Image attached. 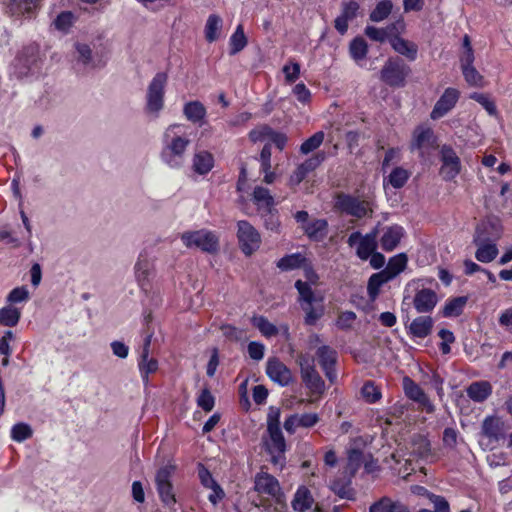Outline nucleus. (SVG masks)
<instances>
[{"instance_id":"f257e3e1","label":"nucleus","mask_w":512,"mask_h":512,"mask_svg":"<svg viewBox=\"0 0 512 512\" xmlns=\"http://www.w3.org/2000/svg\"><path fill=\"white\" fill-rule=\"evenodd\" d=\"M267 432L269 440L266 450L271 455V463L282 468L285 464L286 441L280 428V409L271 406L267 414Z\"/></svg>"},{"instance_id":"f03ea898","label":"nucleus","mask_w":512,"mask_h":512,"mask_svg":"<svg viewBox=\"0 0 512 512\" xmlns=\"http://www.w3.org/2000/svg\"><path fill=\"white\" fill-rule=\"evenodd\" d=\"M42 59L35 44L24 47L11 65V73L18 79L37 75L41 72Z\"/></svg>"},{"instance_id":"7ed1b4c3","label":"nucleus","mask_w":512,"mask_h":512,"mask_svg":"<svg viewBox=\"0 0 512 512\" xmlns=\"http://www.w3.org/2000/svg\"><path fill=\"white\" fill-rule=\"evenodd\" d=\"M508 427L498 416H487L481 424L479 444L486 450H494L506 440Z\"/></svg>"},{"instance_id":"20e7f679","label":"nucleus","mask_w":512,"mask_h":512,"mask_svg":"<svg viewBox=\"0 0 512 512\" xmlns=\"http://www.w3.org/2000/svg\"><path fill=\"white\" fill-rule=\"evenodd\" d=\"M168 75L165 72H158L150 81L146 92V111L158 115L164 107L165 87Z\"/></svg>"},{"instance_id":"39448f33","label":"nucleus","mask_w":512,"mask_h":512,"mask_svg":"<svg viewBox=\"0 0 512 512\" xmlns=\"http://www.w3.org/2000/svg\"><path fill=\"white\" fill-rule=\"evenodd\" d=\"M301 378L312 395L321 397L326 389L325 382L317 372L313 360L308 355L300 354L297 358Z\"/></svg>"},{"instance_id":"423d86ee","label":"nucleus","mask_w":512,"mask_h":512,"mask_svg":"<svg viewBox=\"0 0 512 512\" xmlns=\"http://www.w3.org/2000/svg\"><path fill=\"white\" fill-rule=\"evenodd\" d=\"M181 240L187 248H198L207 253H215L219 248L218 236L206 229L184 232Z\"/></svg>"},{"instance_id":"0eeeda50","label":"nucleus","mask_w":512,"mask_h":512,"mask_svg":"<svg viewBox=\"0 0 512 512\" xmlns=\"http://www.w3.org/2000/svg\"><path fill=\"white\" fill-rule=\"evenodd\" d=\"M410 68L400 58H389L380 72V79L391 87H403Z\"/></svg>"},{"instance_id":"6e6552de","label":"nucleus","mask_w":512,"mask_h":512,"mask_svg":"<svg viewBox=\"0 0 512 512\" xmlns=\"http://www.w3.org/2000/svg\"><path fill=\"white\" fill-rule=\"evenodd\" d=\"M335 207L341 212L358 219L366 216L371 217L373 214V208L369 201L343 193L337 195Z\"/></svg>"},{"instance_id":"1a4fd4ad","label":"nucleus","mask_w":512,"mask_h":512,"mask_svg":"<svg viewBox=\"0 0 512 512\" xmlns=\"http://www.w3.org/2000/svg\"><path fill=\"white\" fill-rule=\"evenodd\" d=\"M254 490L259 495H268L281 506L285 505V496L279 481L267 472L261 471L255 475Z\"/></svg>"},{"instance_id":"9d476101","label":"nucleus","mask_w":512,"mask_h":512,"mask_svg":"<svg viewBox=\"0 0 512 512\" xmlns=\"http://www.w3.org/2000/svg\"><path fill=\"white\" fill-rule=\"evenodd\" d=\"M237 237L242 252L249 256L259 249L261 237L258 231L245 220L237 223Z\"/></svg>"},{"instance_id":"9b49d317","label":"nucleus","mask_w":512,"mask_h":512,"mask_svg":"<svg viewBox=\"0 0 512 512\" xmlns=\"http://www.w3.org/2000/svg\"><path fill=\"white\" fill-rule=\"evenodd\" d=\"M377 230H373L366 235H362L359 231L349 235L347 244L354 247L357 244L356 255L361 260H367L377 248Z\"/></svg>"},{"instance_id":"f8f14e48","label":"nucleus","mask_w":512,"mask_h":512,"mask_svg":"<svg viewBox=\"0 0 512 512\" xmlns=\"http://www.w3.org/2000/svg\"><path fill=\"white\" fill-rule=\"evenodd\" d=\"M173 472L174 466L165 465L157 471L155 477L157 491L161 500L166 505H171L176 502L175 495L173 493V486L170 481Z\"/></svg>"},{"instance_id":"ddd939ff","label":"nucleus","mask_w":512,"mask_h":512,"mask_svg":"<svg viewBox=\"0 0 512 512\" xmlns=\"http://www.w3.org/2000/svg\"><path fill=\"white\" fill-rule=\"evenodd\" d=\"M442 166L440 173L445 180L454 179L461 171V161L451 146L443 145L440 149Z\"/></svg>"},{"instance_id":"4468645a","label":"nucleus","mask_w":512,"mask_h":512,"mask_svg":"<svg viewBox=\"0 0 512 512\" xmlns=\"http://www.w3.org/2000/svg\"><path fill=\"white\" fill-rule=\"evenodd\" d=\"M268 377L280 386H288L293 381L291 370L278 358H269L266 364Z\"/></svg>"},{"instance_id":"2eb2a0df","label":"nucleus","mask_w":512,"mask_h":512,"mask_svg":"<svg viewBox=\"0 0 512 512\" xmlns=\"http://www.w3.org/2000/svg\"><path fill=\"white\" fill-rule=\"evenodd\" d=\"M190 140L186 137L177 136L174 137L170 143L162 151L163 160L173 168L181 166V161L175 159V157L181 156L186 147L189 145Z\"/></svg>"},{"instance_id":"dca6fc26","label":"nucleus","mask_w":512,"mask_h":512,"mask_svg":"<svg viewBox=\"0 0 512 512\" xmlns=\"http://www.w3.org/2000/svg\"><path fill=\"white\" fill-rule=\"evenodd\" d=\"M403 389L406 396L417 402L427 413H433L435 411L434 404L430 401L422 388L409 377H404Z\"/></svg>"},{"instance_id":"f3484780","label":"nucleus","mask_w":512,"mask_h":512,"mask_svg":"<svg viewBox=\"0 0 512 512\" xmlns=\"http://www.w3.org/2000/svg\"><path fill=\"white\" fill-rule=\"evenodd\" d=\"M458 99L459 91L455 88H447L436 102L431 112V118L438 119L443 117L455 106Z\"/></svg>"},{"instance_id":"a211bd4d","label":"nucleus","mask_w":512,"mask_h":512,"mask_svg":"<svg viewBox=\"0 0 512 512\" xmlns=\"http://www.w3.org/2000/svg\"><path fill=\"white\" fill-rule=\"evenodd\" d=\"M474 244L477 246L475 257L482 263H489L493 261L498 255V248L493 241H489L488 238H484L480 233L478 236H474Z\"/></svg>"},{"instance_id":"6ab92c4d","label":"nucleus","mask_w":512,"mask_h":512,"mask_svg":"<svg viewBox=\"0 0 512 512\" xmlns=\"http://www.w3.org/2000/svg\"><path fill=\"white\" fill-rule=\"evenodd\" d=\"M437 302V294L428 288L418 290L413 298V305L418 313L431 312Z\"/></svg>"},{"instance_id":"aec40b11","label":"nucleus","mask_w":512,"mask_h":512,"mask_svg":"<svg viewBox=\"0 0 512 512\" xmlns=\"http://www.w3.org/2000/svg\"><path fill=\"white\" fill-rule=\"evenodd\" d=\"M389 42L395 52L406 57L409 61H414L417 58L418 46L415 43L399 36L391 37Z\"/></svg>"},{"instance_id":"412c9836","label":"nucleus","mask_w":512,"mask_h":512,"mask_svg":"<svg viewBox=\"0 0 512 512\" xmlns=\"http://www.w3.org/2000/svg\"><path fill=\"white\" fill-rule=\"evenodd\" d=\"M411 454L426 459L432 455L431 443L429 439L421 434H415L411 438L410 442Z\"/></svg>"},{"instance_id":"4be33fe9","label":"nucleus","mask_w":512,"mask_h":512,"mask_svg":"<svg viewBox=\"0 0 512 512\" xmlns=\"http://www.w3.org/2000/svg\"><path fill=\"white\" fill-rule=\"evenodd\" d=\"M433 328V319L430 316H419L415 318L410 326V333L417 338L427 337Z\"/></svg>"},{"instance_id":"5701e85b","label":"nucleus","mask_w":512,"mask_h":512,"mask_svg":"<svg viewBox=\"0 0 512 512\" xmlns=\"http://www.w3.org/2000/svg\"><path fill=\"white\" fill-rule=\"evenodd\" d=\"M185 117L193 124H202L206 117V108L200 101L187 102L183 107Z\"/></svg>"},{"instance_id":"b1692460","label":"nucleus","mask_w":512,"mask_h":512,"mask_svg":"<svg viewBox=\"0 0 512 512\" xmlns=\"http://www.w3.org/2000/svg\"><path fill=\"white\" fill-rule=\"evenodd\" d=\"M436 145V137L432 130H422L411 143V151L419 150L421 155L425 150L434 148Z\"/></svg>"},{"instance_id":"393cba45","label":"nucleus","mask_w":512,"mask_h":512,"mask_svg":"<svg viewBox=\"0 0 512 512\" xmlns=\"http://www.w3.org/2000/svg\"><path fill=\"white\" fill-rule=\"evenodd\" d=\"M403 236V230L399 226L388 227L381 237V247L385 251L394 250Z\"/></svg>"},{"instance_id":"a878e982","label":"nucleus","mask_w":512,"mask_h":512,"mask_svg":"<svg viewBox=\"0 0 512 512\" xmlns=\"http://www.w3.org/2000/svg\"><path fill=\"white\" fill-rule=\"evenodd\" d=\"M313 502L314 499L310 490L305 486H301L294 495L292 506L294 510L304 512L312 507Z\"/></svg>"},{"instance_id":"bb28decb","label":"nucleus","mask_w":512,"mask_h":512,"mask_svg":"<svg viewBox=\"0 0 512 512\" xmlns=\"http://www.w3.org/2000/svg\"><path fill=\"white\" fill-rule=\"evenodd\" d=\"M214 166L213 156L206 151H199L193 157L192 168L200 174H207Z\"/></svg>"},{"instance_id":"cd10ccee","label":"nucleus","mask_w":512,"mask_h":512,"mask_svg":"<svg viewBox=\"0 0 512 512\" xmlns=\"http://www.w3.org/2000/svg\"><path fill=\"white\" fill-rule=\"evenodd\" d=\"M252 200L257 205L259 210L265 211L274 208L275 201L270 191L262 186L254 188Z\"/></svg>"},{"instance_id":"c85d7f7f","label":"nucleus","mask_w":512,"mask_h":512,"mask_svg":"<svg viewBox=\"0 0 512 512\" xmlns=\"http://www.w3.org/2000/svg\"><path fill=\"white\" fill-rule=\"evenodd\" d=\"M492 392L491 385L486 381L474 382L467 388V395L475 402L485 401Z\"/></svg>"},{"instance_id":"c756f323","label":"nucleus","mask_w":512,"mask_h":512,"mask_svg":"<svg viewBox=\"0 0 512 512\" xmlns=\"http://www.w3.org/2000/svg\"><path fill=\"white\" fill-rule=\"evenodd\" d=\"M391 276L387 275L383 270L370 276L367 284L368 296L371 300H375L379 295L380 288L385 283L389 282Z\"/></svg>"},{"instance_id":"7c9ffc66","label":"nucleus","mask_w":512,"mask_h":512,"mask_svg":"<svg viewBox=\"0 0 512 512\" xmlns=\"http://www.w3.org/2000/svg\"><path fill=\"white\" fill-rule=\"evenodd\" d=\"M328 223L324 219H314L302 226L305 234L315 240L325 237Z\"/></svg>"},{"instance_id":"2f4dec72","label":"nucleus","mask_w":512,"mask_h":512,"mask_svg":"<svg viewBox=\"0 0 512 512\" xmlns=\"http://www.w3.org/2000/svg\"><path fill=\"white\" fill-rule=\"evenodd\" d=\"M247 37L244 33L242 24H239L229 39L230 55H235L242 51L247 45Z\"/></svg>"},{"instance_id":"473e14b6","label":"nucleus","mask_w":512,"mask_h":512,"mask_svg":"<svg viewBox=\"0 0 512 512\" xmlns=\"http://www.w3.org/2000/svg\"><path fill=\"white\" fill-rule=\"evenodd\" d=\"M21 317L20 309L8 305L0 309V325L14 327L18 324Z\"/></svg>"},{"instance_id":"72a5a7b5","label":"nucleus","mask_w":512,"mask_h":512,"mask_svg":"<svg viewBox=\"0 0 512 512\" xmlns=\"http://www.w3.org/2000/svg\"><path fill=\"white\" fill-rule=\"evenodd\" d=\"M349 53L351 58L358 64L363 61L368 53L367 42L362 37L354 38L349 45Z\"/></svg>"},{"instance_id":"f704fd0d","label":"nucleus","mask_w":512,"mask_h":512,"mask_svg":"<svg viewBox=\"0 0 512 512\" xmlns=\"http://www.w3.org/2000/svg\"><path fill=\"white\" fill-rule=\"evenodd\" d=\"M40 0H10L9 7L13 14L25 15L34 12Z\"/></svg>"},{"instance_id":"c9c22d12","label":"nucleus","mask_w":512,"mask_h":512,"mask_svg":"<svg viewBox=\"0 0 512 512\" xmlns=\"http://www.w3.org/2000/svg\"><path fill=\"white\" fill-rule=\"evenodd\" d=\"M151 275V264L147 259L139 258L135 264V277L138 284L145 289Z\"/></svg>"},{"instance_id":"e433bc0d","label":"nucleus","mask_w":512,"mask_h":512,"mask_svg":"<svg viewBox=\"0 0 512 512\" xmlns=\"http://www.w3.org/2000/svg\"><path fill=\"white\" fill-rule=\"evenodd\" d=\"M479 233L484 238H488L489 241H493V242H495L496 239H498L500 236V230L498 228V224L496 222H492L490 220L483 221L477 225L474 236H478Z\"/></svg>"},{"instance_id":"4c0bfd02","label":"nucleus","mask_w":512,"mask_h":512,"mask_svg":"<svg viewBox=\"0 0 512 512\" xmlns=\"http://www.w3.org/2000/svg\"><path fill=\"white\" fill-rule=\"evenodd\" d=\"M138 366L143 382L147 384L149 382V374L155 373L158 369V361L150 358L149 354H141Z\"/></svg>"},{"instance_id":"58836bf2","label":"nucleus","mask_w":512,"mask_h":512,"mask_svg":"<svg viewBox=\"0 0 512 512\" xmlns=\"http://www.w3.org/2000/svg\"><path fill=\"white\" fill-rule=\"evenodd\" d=\"M406 265L407 257L405 254L401 253L393 256L383 271L386 272L387 275L391 276V279H393L406 268Z\"/></svg>"},{"instance_id":"ea45409f","label":"nucleus","mask_w":512,"mask_h":512,"mask_svg":"<svg viewBox=\"0 0 512 512\" xmlns=\"http://www.w3.org/2000/svg\"><path fill=\"white\" fill-rule=\"evenodd\" d=\"M305 258L300 253L286 255L278 260L277 267L282 271H289L299 268Z\"/></svg>"},{"instance_id":"a19ab883","label":"nucleus","mask_w":512,"mask_h":512,"mask_svg":"<svg viewBox=\"0 0 512 512\" xmlns=\"http://www.w3.org/2000/svg\"><path fill=\"white\" fill-rule=\"evenodd\" d=\"M222 26V20L219 16L212 14L208 17L205 25V38L212 43L217 40L218 32Z\"/></svg>"},{"instance_id":"79ce46f5","label":"nucleus","mask_w":512,"mask_h":512,"mask_svg":"<svg viewBox=\"0 0 512 512\" xmlns=\"http://www.w3.org/2000/svg\"><path fill=\"white\" fill-rule=\"evenodd\" d=\"M411 173L403 167L394 168L388 176V183L395 189L402 188L408 181Z\"/></svg>"},{"instance_id":"37998d69","label":"nucleus","mask_w":512,"mask_h":512,"mask_svg":"<svg viewBox=\"0 0 512 512\" xmlns=\"http://www.w3.org/2000/svg\"><path fill=\"white\" fill-rule=\"evenodd\" d=\"M316 355L321 367L335 366L337 361V352L331 347L326 345L319 347Z\"/></svg>"},{"instance_id":"c03bdc74","label":"nucleus","mask_w":512,"mask_h":512,"mask_svg":"<svg viewBox=\"0 0 512 512\" xmlns=\"http://www.w3.org/2000/svg\"><path fill=\"white\" fill-rule=\"evenodd\" d=\"M252 324L262 333L265 337H272L278 334L277 327L268 321L263 316H254L252 318Z\"/></svg>"},{"instance_id":"a18cd8bd","label":"nucleus","mask_w":512,"mask_h":512,"mask_svg":"<svg viewBox=\"0 0 512 512\" xmlns=\"http://www.w3.org/2000/svg\"><path fill=\"white\" fill-rule=\"evenodd\" d=\"M392 10V3L389 0H383L377 3L376 7L370 13V20L373 22H381L386 19Z\"/></svg>"},{"instance_id":"49530a36","label":"nucleus","mask_w":512,"mask_h":512,"mask_svg":"<svg viewBox=\"0 0 512 512\" xmlns=\"http://www.w3.org/2000/svg\"><path fill=\"white\" fill-rule=\"evenodd\" d=\"M467 302L466 297H457L448 301L443 309V315L445 317L459 316Z\"/></svg>"},{"instance_id":"de8ad7c7","label":"nucleus","mask_w":512,"mask_h":512,"mask_svg":"<svg viewBox=\"0 0 512 512\" xmlns=\"http://www.w3.org/2000/svg\"><path fill=\"white\" fill-rule=\"evenodd\" d=\"M295 287L299 292L300 301L302 302V304H314L315 302L318 301L314 295L311 286L307 282L297 280L295 283Z\"/></svg>"},{"instance_id":"09e8293b","label":"nucleus","mask_w":512,"mask_h":512,"mask_svg":"<svg viewBox=\"0 0 512 512\" xmlns=\"http://www.w3.org/2000/svg\"><path fill=\"white\" fill-rule=\"evenodd\" d=\"M33 431L26 423H17L11 429V438L16 442H23L32 437Z\"/></svg>"},{"instance_id":"8fccbe9b","label":"nucleus","mask_w":512,"mask_h":512,"mask_svg":"<svg viewBox=\"0 0 512 512\" xmlns=\"http://www.w3.org/2000/svg\"><path fill=\"white\" fill-rule=\"evenodd\" d=\"M264 225L268 230L278 232L280 228V220L277 211L274 208L262 211Z\"/></svg>"},{"instance_id":"3c124183","label":"nucleus","mask_w":512,"mask_h":512,"mask_svg":"<svg viewBox=\"0 0 512 512\" xmlns=\"http://www.w3.org/2000/svg\"><path fill=\"white\" fill-rule=\"evenodd\" d=\"M323 140L324 133L322 131H318L302 143L300 151L303 154H308L317 149L322 144Z\"/></svg>"},{"instance_id":"603ef678","label":"nucleus","mask_w":512,"mask_h":512,"mask_svg":"<svg viewBox=\"0 0 512 512\" xmlns=\"http://www.w3.org/2000/svg\"><path fill=\"white\" fill-rule=\"evenodd\" d=\"M302 309L305 311V323L313 325L323 315V307L321 305L314 306V304H301Z\"/></svg>"},{"instance_id":"864d4df0","label":"nucleus","mask_w":512,"mask_h":512,"mask_svg":"<svg viewBox=\"0 0 512 512\" xmlns=\"http://www.w3.org/2000/svg\"><path fill=\"white\" fill-rule=\"evenodd\" d=\"M76 50L78 52V60L82 62L83 65L94 68L97 67L98 64L94 61L92 57V51L90 47L86 44H77Z\"/></svg>"},{"instance_id":"5fc2aeb1","label":"nucleus","mask_w":512,"mask_h":512,"mask_svg":"<svg viewBox=\"0 0 512 512\" xmlns=\"http://www.w3.org/2000/svg\"><path fill=\"white\" fill-rule=\"evenodd\" d=\"M361 393L365 400L369 403H375L381 398V392L379 388L370 381L363 385Z\"/></svg>"},{"instance_id":"6e6d98bb","label":"nucleus","mask_w":512,"mask_h":512,"mask_svg":"<svg viewBox=\"0 0 512 512\" xmlns=\"http://www.w3.org/2000/svg\"><path fill=\"white\" fill-rule=\"evenodd\" d=\"M197 405L205 412H210L215 405V399L208 388H204L197 398Z\"/></svg>"},{"instance_id":"4d7b16f0","label":"nucleus","mask_w":512,"mask_h":512,"mask_svg":"<svg viewBox=\"0 0 512 512\" xmlns=\"http://www.w3.org/2000/svg\"><path fill=\"white\" fill-rule=\"evenodd\" d=\"M462 73L466 82L470 86L480 87L483 85V77L480 73L475 69L474 66L466 67L462 69Z\"/></svg>"},{"instance_id":"13d9d810","label":"nucleus","mask_w":512,"mask_h":512,"mask_svg":"<svg viewBox=\"0 0 512 512\" xmlns=\"http://www.w3.org/2000/svg\"><path fill=\"white\" fill-rule=\"evenodd\" d=\"M471 98L477 101L487 112L489 115L496 114V105L494 101L487 95L483 93H473Z\"/></svg>"},{"instance_id":"bf43d9fd","label":"nucleus","mask_w":512,"mask_h":512,"mask_svg":"<svg viewBox=\"0 0 512 512\" xmlns=\"http://www.w3.org/2000/svg\"><path fill=\"white\" fill-rule=\"evenodd\" d=\"M360 5L356 0L344 1L341 7V15L351 21L357 17Z\"/></svg>"},{"instance_id":"052dcab7","label":"nucleus","mask_w":512,"mask_h":512,"mask_svg":"<svg viewBox=\"0 0 512 512\" xmlns=\"http://www.w3.org/2000/svg\"><path fill=\"white\" fill-rule=\"evenodd\" d=\"M369 512H393V500L384 496L370 506Z\"/></svg>"},{"instance_id":"680f3d73","label":"nucleus","mask_w":512,"mask_h":512,"mask_svg":"<svg viewBox=\"0 0 512 512\" xmlns=\"http://www.w3.org/2000/svg\"><path fill=\"white\" fill-rule=\"evenodd\" d=\"M73 19L71 12H62L54 20V25L56 29L65 32L72 26Z\"/></svg>"},{"instance_id":"e2e57ef3","label":"nucleus","mask_w":512,"mask_h":512,"mask_svg":"<svg viewBox=\"0 0 512 512\" xmlns=\"http://www.w3.org/2000/svg\"><path fill=\"white\" fill-rule=\"evenodd\" d=\"M29 299V291L25 286L14 288L7 296L9 303L25 302Z\"/></svg>"},{"instance_id":"0e129e2a","label":"nucleus","mask_w":512,"mask_h":512,"mask_svg":"<svg viewBox=\"0 0 512 512\" xmlns=\"http://www.w3.org/2000/svg\"><path fill=\"white\" fill-rule=\"evenodd\" d=\"M365 35L371 40L377 42H384L388 39V32L386 29L377 28L374 26H367L365 28Z\"/></svg>"},{"instance_id":"69168bd1","label":"nucleus","mask_w":512,"mask_h":512,"mask_svg":"<svg viewBox=\"0 0 512 512\" xmlns=\"http://www.w3.org/2000/svg\"><path fill=\"white\" fill-rule=\"evenodd\" d=\"M282 70L288 83L295 82L300 76V65L297 62L284 65Z\"/></svg>"},{"instance_id":"338daca9","label":"nucleus","mask_w":512,"mask_h":512,"mask_svg":"<svg viewBox=\"0 0 512 512\" xmlns=\"http://www.w3.org/2000/svg\"><path fill=\"white\" fill-rule=\"evenodd\" d=\"M198 477L201 482V484L205 488H211L219 485L214 478L212 477L211 473L208 469H206L202 464H199L198 466Z\"/></svg>"},{"instance_id":"774afa93","label":"nucleus","mask_w":512,"mask_h":512,"mask_svg":"<svg viewBox=\"0 0 512 512\" xmlns=\"http://www.w3.org/2000/svg\"><path fill=\"white\" fill-rule=\"evenodd\" d=\"M458 431L454 428L448 427L443 432V444L445 447L454 449L457 445Z\"/></svg>"}]
</instances>
